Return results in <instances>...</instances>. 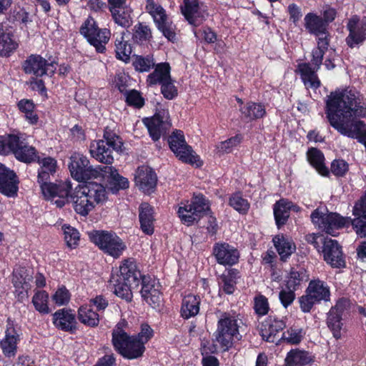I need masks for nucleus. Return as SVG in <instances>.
I'll return each mask as SVG.
<instances>
[{
	"label": "nucleus",
	"instance_id": "20",
	"mask_svg": "<svg viewBox=\"0 0 366 366\" xmlns=\"http://www.w3.org/2000/svg\"><path fill=\"white\" fill-rule=\"evenodd\" d=\"M20 183L17 173L0 162V194L7 198L16 199L19 195Z\"/></svg>",
	"mask_w": 366,
	"mask_h": 366
},
{
	"label": "nucleus",
	"instance_id": "16",
	"mask_svg": "<svg viewBox=\"0 0 366 366\" xmlns=\"http://www.w3.org/2000/svg\"><path fill=\"white\" fill-rule=\"evenodd\" d=\"M114 350L123 358L135 360L143 356L146 347L134 335H128L112 342Z\"/></svg>",
	"mask_w": 366,
	"mask_h": 366
},
{
	"label": "nucleus",
	"instance_id": "61",
	"mask_svg": "<svg viewBox=\"0 0 366 366\" xmlns=\"http://www.w3.org/2000/svg\"><path fill=\"white\" fill-rule=\"evenodd\" d=\"M351 220L352 229L360 238H366V215L354 216Z\"/></svg>",
	"mask_w": 366,
	"mask_h": 366
},
{
	"label": "nucleus",
	"instance_id": "28",
	"mask_svg": "<svg viewBox=\"0 0 366 366\" xmlns=\"http://www.w3.org/2000/svg\"><path fill=\"white\" fill-rule=\"evenodd\" d=\"M20 340V335L14 327V321L8 318L5 336L0 342V347L5 357L10 358L16 355L17 345Z\"/></svg>",
	"mask_w": 366,
	"mask_h": 366
},
{
	"label": "nucleus",
	"instance_id": "50",
	"mask_svg": "<svg viewBox=\"0 0 366 366\" xmlns=\"http://www.w3.org/2000/svg\"><path fill=\"white\" fill-rule=\"evenodd\" d=\"M114 46L116 58L125 63L129 62L132 52V46L128 40L124 39V33H122L117 37Z\"/></svg>",
	"mask_w": 366,
	"mask_h": 366
},
{
	"label": "nucleus",
	"instance_id": "56",
	"mask_svg": "<svg viewBox=\"0 0 366 366\" xmlns=\"http://www.w3.org/2000/svg\"><path fill=\"white\" fill-rule=\"evenodd\" d=\"M125 102L127 106L135 109H142L145 104V99L141 92L137 89H131L125 92Z\"/></svg>",
	"mask_w": 366,
	"mask_h": 366
},
{
	"label": "nucleus",
	"instance_id": "52",
	"mask_svg": "<svg viewBox=\"0 0 366 366\" xmlns=\"http://www.w3.org/2000/svg\"><path fill=\"white\" fill-rule=\"evenodd\" d=\"M228 204L242 215L247 214L250 208L249 201L243 197L242 192L232 193L229 198Z\"/></svg>",
	"mask_w": 366,
	"mask_h": 366
},
{
	"label": "nucleus",
	"instance_id": "22",
	"mask_svg": "<svg viewBox=\"0 0 366 366\" xmlns=\"http://www.w3.org/2000/svg\"><path fill=\"white\" fill-rule=\"evenodd\" d=\"M320 253L323 256V259L331 267L335 269L346 267L345 255L342 247L337 240L330 238L325 242V246H322Z\"/></svg>",
	"mask_w": 366,
	"mask_h": 366
},
{
	"label": "nucleus",
	"instance_id": "41",
	"mask_svg": "<svg viewBox=\"0 0 366 366\" xmlns=\"http://www.w3.org/2000/svg\"><path fill=\"white\" fill-rule=\"evenodd\" d=\"M315 362L310 352L298 348L290 350L285 359V366H306Z\"/></svg>",
	"mask_w": 366,
	"mask_h": 366
},
{
	"label": "nucleus",
	"instance_id": "60",
	"mask_svg": "<svg viewBox=\"0 0 366 366\" xmlns=\"http://www.w3.org/2000/svg\"><path fill=\"white\" fill-rule=\"evenodd\" d=\"M160 86L161 93L166 99L172 100L178 96V89L172 76Z\"/></svg>",
	"mask_w": 366,
	"mask_h": 366
},
{
	"label": "nucleus",
	"instance_id": "2",
	"mask_svg": "<svg viewBox=\"0 0 366 366\" xmlns=\"http://www.w3.org/2000/svg\"><path fill=\"white\" fill-rule=\"evenodd\" d=\"M240 338L237 316L229 312H222L212 340L201 344L202 366H219L218 359L212 355L229 352Z\"/></svg>",
	"mask_w": 366,
	"mask_h": 366
},
{
	"label": "nucleus",
	"instance_id": "15",
	"mask_svg": "<svg viewBox=\"0 0 366 366\" xmlns=\"http://www.w3.org/2000/svg\"><path fill=\"white\" fill-rule=\"evenodd\" d=\"M147 11L152 16L157 29L169 41L174 42L176 40L174 26L169 21L165 9L154 1L146 4Z\"/></svg>",
	"mask_w": 366,
	"mask_h": 366
},
{
	"label": "nucleus",
	"instance_id": "11",
	"mask_svg": "<svg viewBox=\"0 0 366 366\" xmlns=\"http://www.w3.org/2000/svg\"><path fill=\"white\" fill-rule=\"evenodd\" d=\"M167 141L169 149L179 161L191 165L196 164L198 167L202 165L199 155L196 154L192 147L187 143L182 130L173 131Z\"/></svg>",
	"mask_w": 366,
	"mask_h": 366
},
{
	"label": "nucleus",
	"instance_id": "21",
	"mask_svg": "<svg viewBox=\"0 0 366 366\" xmlns=\"http://www.w3.org/2000/svg\"><path fill=\"white\" fill-rule=\"evenodd\" d=\"M349 34L345 39L347 45L352 49L366 41V16L355 14L348 19L346 24Z\"/></svg>",
	"mask_w": 366,
	"mask_h": 366
},
{
	"label": "nucleus",
	"instance_id": "3",
	"mask_svg": "<svg viewBox=\"0 0 366 366\" xmlns=\"http://www.w3.org/2000/svg\"><path fill=\"white\" fill-rule=\"evenodd\" d=\"M143 274L135 259H124L116 270L112 269L108 281L109 287L117 297L131 302L133 300L132 290L139 287Z\"/></svg>",
	"mask_w": 366,
	"mask_h": 366
},
{
	"label": "nucleus",
	"instance_id": "40",
	"mask_svg": "<svg viewBox=\"0 0 366 366\" xmlns=\"http://www.w3.org/2000/svg\"><path fill=\"white\" fill-rule=\"evenodd\" d=\"M201 298L198 295L189 294L182 301L180 316L184 320H189L199 313Z\"/></svg>",
	"mask_w": 366,
	"mask_h": 366
},
{
	"label": "nucleus",
	"instance_id": "43",
	"mask_svg": "<svg viewBox=\"0 0 366 366\" xmlns=\"http://www.w3.org/2000/svg\"><path fill=\"white\" fill-rule=\"evenodd\" d=\"M304 26L309 34L316 36L328 34V28L322 21L321 16L314 12H309L305 16Z\"/></svg>",
	"mask_w": 366,
	"mask_h": 366
},
{
	"label": "nucleus",
	"instance_id": "23",
	"mask_svg": "<svg viewBox=\"0 0 366 366\" xmlns=\"http://www.w3.org/2000/svg\"><path fill=\"white\" fill-rule=\"evenodd\" d=\"M98 179L102 178L106 180L107 188L113 194L117 193L119 191L126 189L129 186L127 178L122 177L118 172V170L112 167L102 166L99 168Z\"/></svg>",
	"mask_w": 366,
	"mask_h": 366
},
{
	"label": "nucleus",
	"instance_id": "45",
	"mask_svg": "<svg viewBox=\"0 0 366 366\" xmlns=\"http://www.w3.org/2000/svg\"><path fill=\"white\" fill-rule=\"evenodd\" d=\"M13 33L8 29L0 27V56L9 57L18 48Z\"/></svg>",
	"mask_w": 366,
	"mask_h": 366
},
{
	"label": "nucleus",
	"instance_id": "46",
	"mask_svg": "<svg viewBox=\"0 0 366 366\" xmlns=\"http://www.w3.org/2000/svg\"><path fill=\"white\" fill-rule=\"evenodd\" d=\"M308 280V272L304 267H292L286 277L285 287L296 291L303 282H307Z\"/></svg>",
	"mask_w": 366,
	"mask_h": 366
},
{
	"label": "nucleus",
	"instance_id": "25",
	"mask_svg": "<svg viewBox=\"0 0 366 366\" xmlns=\"http://www.w3.org/2000/svg\"><path fill=\"white\" fill-rule=\"evenodd\" d=\"M287 317H280L276 315L270 314L262 322L259 334L263 340L268 342H274L277 340V335L286 328Z\"/></svg>",
	"mask_w": 366,
	"mask_h": 366
},
{
	"label": "nucleus",
	"instance_id": "38",
	"mask_svg": "<svg viewBox=\"0 0 366 366\" xmlns=\"http://www.w3.org/2000/svg\"><path fill=\"white\" fill-rule=\"evenodd\" d=\"M154 71L150 73L146 79V84L149 87H153L157 84L161 85L171 76V66L168 62H161L154 66Z\"/></svg>",
	"mask_w": 366,
	"mask_h": 366
},
{
	"label": "nucleus",
	"instance_id": "7",
	"mask_svg": "<svg viewBox=\"0 0 366 366\" xmlns=\"http://www.w3.org/2000/svg\"><path fill=\"white\" fill-rule=\"evenodd\" d=\"M352 302L346 297H339L326 313V325L332 337L338 340L346 330V322L350 316Z\"/></svg>",
	"mask_w": 366,
	"mask_h": 366
},
{
	"label": "nucleus",
	"instance_id": "57",
	"mask_svg": "<svg viewBox=\"0 0 366 366\" xmlns=\"http://www.w3.org/2000/svg\"><path fill=\"white\" fill-rule=\"evenodd\" d=\"M62 229L64 234V240L68 247L74 249L79 245L80 239L79 231L69 224H64Z\"/></svg>",
	"mask_w": 366,
	"mask_h": 366
},
{
	"label": "nucleus",
	"instance_id": "58",
	"mask_svg": "<svg viewBox=\"0 0 366 366\" xmlns=\"http://www.w3.org/2000/svg\"><path fill=\"white\" fill-rule=\"evenodd\" d=\"M350 169L349 164L343 159H335L330 164V174H332L336 178L345 177Z\"/></svg>",
	"mask_w": 366,
	"mask_h": 366
},
{
	"label": "nucleus",
	"instance_id": "14",
	"mask_svg": "<svg viewBox=\"0 0 366 366\" xmlns=\"http://www.w3.org/2000/svg\"><path fill=\"white\" fill-rule=\"evenodd\" d=\"M311 220L320 230L332 236H336L337 230L346 226L347 219L337 212L323 213L315 209L310 215Z\"/></svg>",
	"mask_w": 366,
	"mask_h": 366
},
{
	"label": "nucleus",
	"instance_id": "27",
	"mask_svg": "<svg viewBox=\"0 0 366 366\" xmlns=\"http://www.w3.org/2000/svg\"><path fill=\"white\" fill-rule=\"evenodd\" d=\"M112 19L115 24L123 28H128L132 23V9L127 4V0H117L108 4Z\"/></svg>",
	"mask_w": 366,
	"mask_h": 366
},
{
	"label": "nucleus",
	"instance_id": "10",
	"mask_svg": "<svg viewBox=\"0 0 366 366\" xmlns=\"http://www.w3.org/2000/svg\"><path fill=\"white\" fill-rule=\"evenodd\" d=\"M89 239L104 253L114 258H119L127 248L122 239L113 232L94 230L89 233Z\"/></svg>",
	"mask_w": 366,
	"mask_h": 366
},
{
	"label": "nucleus",
	"instance_id": "42",
	"mask_svg": "<svg viewBox=\"0 0 366 366\" xmlns=\"http://www.w3.org/2000/svg\"><path fill=\"white\" fill-rule=\"evenodd\" d=\"M239 111L242 119L247 122L262 119L267 114L264 104L252 101L247 102L243 107H240Z\"/></svg>",
	"mask_w": 366,
	"mask_h": 366
},
{
	"label": "nucleus",
	"instance_id": "4",
	"mask_svg": "<svg viewBox=\"0 0 366 366\" xmlns=\"http://www.w3.org/2000/svg\"><path fill=\"white\" fill-rule=\"evenodd\" d=\"M36 148L29 145L25 133L15 131L0 135V155L12 154L15 159L29 164L34 160Z\"/></svg>",
	"mask_w": 366,
	"mask_h": 366
},
{
	"label": "nucleus",
	"instance_id": "37",
	"mask_svg": "<svg viewBox=\"0 0 366 366\" xmlns=\"http://www.w3.org/2000/svg\"><path fill=\"white\" fill-rule=\"evenodd\" d=\"M293 207V203L285 198L280 199L273 204L274 219L278 229H281L287 223Z\"/></svg>",
	"mask_w": 366,
	"mask_h": 366
},
{
	"label": "nucleus",
	"instance_id": "35",
	"mask_svg": "<svg viewBox=\"0 0 366 366\" xmlns=\"http://www.w3.org/2000/svg\"><path fill=\"white\" fill-rule=\"evenodd\" d=\"M140 229L143 233L152 235L154 232V208L148 202H142L138 208Z\"/></svg>",
	"mask_w": 366,
	"mask_h": 366
},
{
	"label": "nucleus",
	"instance_id": "48",
	"mask_svg": "<svg viewBox=\"0 0 366 366\" xmlns=\"http://www.w3.org/2000/svg\"><path fill=\"white\" fill-rule=\"evenodd\" d=\"M153 39L152 31L144 22H138L134 25L132 33L134 42L139 45H147Z\"/></svg>",
	"mask_w": 366,
	"mask_h": 366
},
{
	"label": "nucleus",
	"instance_id": "17",
	"mask_svg": "<svg viewBox=\"0 0 366 366\" xmlns=\"http://www.w3.org/2000/svg\"><path fill=\"white\" fill-rule=\"evenodd\" d=\"M57 62L54 60L49 61L40 54H31L22 62V70L26 74L32 76H43L49 74L53 76L56 70Z\"/></svg>",
	"mask_w": 366,
	"mask_h": 366
},
{
	"label": "nucleus",
	"instance_id": "44",
	"mask_svg": "<svg viewBox=\"0 0 366 366\" xmlns=\"http://www.w3.org/2000/svg\"><path fill=\"white\" fill-rule=\"evenodd\" d=\"M81 187L85 189V192L94 206L103 204L107 200V188L102 184L86 181V184Z\"/></svg>",
	"mask_w": 366,
	"mask_h": 366
},
{
	"label": "nucleus",
	"instance_id": "47",
	"mask_svg": "<svg viewBox=\"0 0 366 366\" xmlns=\"http://www.w3.org/2000/svg\"><path fill=\"white\" fill-rule=\"evenodd\" d=\"M77 318L86 327H96L99 324V315L94 311L92 305H83L78 308Z\"/></svg>",
	"mask_w": 366,
	"mask_h": 366
},
{
	"label": "nucleus",
	"instance_id": "1",
	"mask_svg": "<svg viewBox=\"0 0 366 366\" xmlns=\"http://www.w3.org/2000/svg\"><path fill=\"white\" fill-rule=\"evenodd\" d=\"M325 112L330 126L339 133L354 128L360 118L366 117L363 106L352 90H335L327 96Z\"/></svg>",
	"mask_w": 366,
	"mask_h": 366
},
{
	"label": "nucleus",
	"instance_id": "55",
	"mask_svg": "<svg viewBox=\"0 0 366 366\" xmlns=\"http://www.w3.org/2000/svg\"><path fill=\"white\" fill-rule=\"evenodd\" d=\"M132 65L136 71L143 73L149 71L156 64L152 55H137Z\"/></svg>",
	"mask_w": 366,
	"mask_h": 366
},
{
	"label": "nucleus",
	"instance_id": "54",
	"mask_svg": "<svg viewBox=\"0 0 366 366\" xmlns=\"http://www.w3.org/2000/svg\"><path fill=\"white\" fill-rule=\"evenodd\" d=\"M48 302L49 294L44 290L36 291L32 297V303L35 310L41 314L44 315L50 312Z\"/></svg>",
	"mask_w": 366,
	"mask_h": 366
},
{
	"label": "nucleus",
	"instance_id": "53",
	"mask_svg": "<svg viewBox=\"0 0 366 366\" xmlns=\"http://www.w3.org/2000/svg\"><path fill=\"white\" fill-rule=\"evenodd\" d=\"M305 335V333L302 328L291 326L282 332L281 337L278 340H282L290 345H297L302 341Z\"/></svg>",
	"mask_w": 366,
	"mask_h": 366
},
{
	"label": "nucleus",
	"instance_id": "64",
	"mask_svg": "<svg viewBox=\"0 0 366 366\" xmlns=\"http://www.w3.org/2000/svg\"><path fill=\"white\" fill-rule=\"evenodd\" d=\"M242 139V137L241 134H236L225 141L221 142L217 148L220 152L229 153L233 147L241 143Z\"/></svg>",
	"mask_w": 366,
	"mask_h": 366
},
{
	"label": "nucleus",
	"instance_id": "49",
	"mask_svg": "<svg viewBox=\"0 0 366 366\" xmlns=\"http://www.w3.org/2000/svg\"><path fill=\"white\" fill-rule=\"evenodd\" d=\"M20 112L24 114L26 120L31 125H36L39 122V116L35 112L36 105L32 99H22L17 102Z\"/></svg>",
	"mask_w": 366,
	"mask_h": 366
},
{
	"label": "nucleus",
	"instance_id": "39",
	"mask_svg": "<svg viewBox=\"0 0 366 366\" xmlns=\"http://www.w3.org/2000/svg\"><path fill=\"white\" fill-rule=\"evenodd\" d=\"M306 154L309 164L320 175L324 177H330V170L325 165V157L320 149L316 147H310Z\"/></svg>",
	"mask_w": 366,
	"mask_h": 366
},
{
	"label": "nucleus",
	"instance_id": "18",
	"mask_svg": "<svg viewBox=\"0 0 366 366\" xmlns=\"http://www.w3.org/2000/svg\"><path fill=\"white\" fill-rule=\"evenodd\" d=\"M180 10L187 22L194 27L201 26L209 16L207 5L200 0H183Z\"/></svg>",
	"mask_w": 366,
	"mask_h": 366
},
{
	"label": "nucleus",
	"instance_id": "26",
	"mask_svg": "<svg viewBox=\"0 0 366 366\" xmlns=\"http://www.w3.org/2000/svg\"><path fill=\"white\" fill-rule=\"evenodd\" d=\"M134 182L141 191L144 194H149L156 189L157 176L152 167L147 165H141L136 170Z\"/></svg>",
	"mask_w": 366,
	"mask_h": 366
},
{
	"label": "nucleus",
	"instance_id": "9",
	"mask_svg": "<svg viewBox=\"0 0 366 366\" xmlns=\"http://www.w3.org/2000/svg\"><path fill=\"white\" fill-rule=\"evenodd\" d=\"M79 33L95 48L97 53L106 52V45L111 37L110 30L106 28L100 29L93 17L89 16L83 22L79 28Z\"/></svg>",
	"mask_w": 366,
	"mask_h": 366
},
{
	"label": "nucleus",
	"instance_id": "32",
	"mask_svg": "<svg viewBox=\"0 0 366 366\" xmlns=\"http://www.w3.org/2000/svg\"><path fill=\"white\" fill-rule=\"evenodd\" d=\"M320 69L312 66L310 62L299 63L295 72L307 89L316 90L321 86V81L317 75Z\"/></svg>",
	"mask_w": 366,
	"mask_h": 366
},
{
	"label": "nucleus",
	"instance_id": "62",
	"mask_svg": "<svg viewBox=\"0 0 366 366\" xmlns=\"http://www.w3.org/2000/svg\"><path fill=\"white\" fill-rule=\"evenodd\" d=\"M329 239V237H325L323 234L319 233H310L306 234L305 237V241L312 245L320 253L322 250V246H325V242Z\"/></svg>",
	"mask_w": 366,
	"mask_h": 366
},
{
	"label": "nucleus",
	"instance_id": "8",
	"mask_svg": "<svg viewBox=\"0 0 366 366\" xmlns=\"http://www.w3.org/2000/svg\"><path fill=\"white\" fill-rule=\"evenodd\" d=\"M330 297L328 284L319 278H314L309 282L305 294L298 299L300 310L304 313H309L315 305L330 301Z\"/></svg>",
	"mask_w": 366,
	"mask_h": 366
},
{
	"label": "nucleus",
	"instance_id": "36",
	"mask_svg": "<svg viewBox=\"0 0 366 366\" xmlns=\"http://www.w3.org/2000/svg\"><path fill=\"white\" fill-rule=\"evenodd\" d=\"M272 242L280 260L285 262L296 251V245L293 241L284 234H278L273 237Z\"/></svg>",
	"mask_w": 366,
	"mask_h": 366
},
{
	"label": "nucleus",
	"instance_id": "59",
	"mask_svg": "<svg viewBox=\"0 0 366 366\" xmlns=\"http://www.w3.org/2000/svg\"><path fill=\"white\" fill-rule=\"evenodd\" d=\"M253 309L258 317L268 315L270 310L268 299L263 295L259 294L254 297Z\"/></svg>",
	"mask_w": 366,
	"mask_h": 366
},
{
	"label": "nucleus",
	"instance_id": "51",
	"mask_svg": "<svg viewBox=\"0 0 366 366\" xmlns=\"http://www.w3.org/2000/svg\"><path fill=\"white\" fill-rule=\"evenodd\" d=\"M353 126L354 128L343 129L342 132L340 134L350 139H356L359 143L364 145L366 149V124L365 122H360Z\"/></svg>",
	"mask_w": 366,
	"mask_h": 366
},
{
	"label": "nucleus",
	"instance_id": "31",
	"mask_svg": "<svg viewBox=\"0 0 366 366\" xmlns=\"http://www.w3.org/2000/svg\"><path fill=\"white\" fill-rule=\"evenodd\" d=\"M40 188L44 196L49 198L54 197H70L72 194V184L70 181H56V182H51L46 181L40 184Z\"/></svg>",
	"mask_w": 366,
	"mask_h": 366
},
{
	"label": "nucleus",
	"instance_id": "33",
	"mask_svg": "<svg viewBox=\"0 0 366 366\" xmlns=\"http://www.w3.org/2000/svg\"><path fill=\"white\" fill-rule=\"evenodd\" d=\"M70 199L74 211L83 217L87 216L95 207L85 192V189H82L81 186L76 187L70 195Z\"/></svg>",
	"mask_w": 366,
	"mask_h": 366
},
{
	"label": "nucleus",
	"instance_id": "12",
	"mask_svg": "<svg viewBox=\"0 0 366 366\" xmlns=\"http://www.w3.org/2000/svg\"><path fill=\"white\" fill-rule=\"evenodd\" d=\"M142 123L147 127L149 137L154 142L164 137L172 127V121L169 110L162 107L156 108L152 117L142 119Z\"/></svg>",
	"mask_w": 366,
	"mask_h": 366
},
{
	"label": "nucleus",
	"instance_id": "63",
	"mask_svg": "<svg viewBox=\"0 0 366 366\" xmlns=\"http://www.w3.org/2000/svg\"><path fill=\"white\" fill-rule=\"evenodd\" d=\"M70 297V292L64 285L59 287L52 296L53 300L59 306L67 305Z\"/></svg>",
	"mask_w": 366,
	"mask_h": 366
},
{
	"label": "nucleus",
	"instance_id": "30",
	"mask_svg": "<svg viewBox=\"0 0 366 366\" xmlns=\"http://www.w3.org/2000/svg\"><path fill=\"white\" fill-rule=\"evenodd\" d=\"M241 272L237 268H226L217 277L219 293L233 295L237 290V285L241 279Z\"/></svg>",
	"mask_w": 366,
	"mask_h": 366
},
{
	"label": "nucleus",
	"instance_id": "13",
	"mask_svg": "<svg viewBox=\"0 0 366 366\" xmlns=\"http://www.w3.org/2000/svg\"><path fill=\"white\" fill-rule=\"evenodd\" d=\"M101 167L98 165L94 167L85 155L78 152L71 154L68 165L71 177L79 182L98 179V169Z\"/></svg>",
	"mask_w": 366,
	"mask_h": 366
},
{
	"label": "nucleus",
	"instance_id": "34",
	"mask_svg": "<svg viewBox=\"0 0 366 366\" xmlns=\"http://www.w3.org/2000/svg\"><path fill=\"white\" fill-rule=\"evenodd\" d=\"M35 156L33 162L40 164V168L38 169L37 182L40 184L50 181V177L54 175L58 168L56 159L51 157L41 158L36 149Z\"/></svg>",
	"mask_w": 366,
	"mask_h": 366
},
{
	"label": "nucleus",
	"instance_id": "29",
	"mask_svg": "<svg viewBox=\"0 0 366 366\" xmlns=\"http://www.w3.org/2000/svg\"><path fill=\"white\" fill-rule=\"evenodd\" d=\"M52 322L60 330L74 334L77 330V322L74 310L62 308L53 314Z\"/></svg>",
	"mask_w": 366,
	"mask_h": 366
},
{
	"label": "nucleus",
	"instance_id": "24",
	"mask_svg": "<svg viewBox=\"0 0 366 366\" xmlns=\"http://www.w3.org/2000/svg\"><path fill=\"white\" fill-rule=\"evenodd\" d=\"M140 285L142 286L140 294L142 298L153 308L159 306L162 292L159 288L160 285L157 282L154 277L150 274H143L141 277Z\"/></svg>",
	"mask_w": 366,
	"mask_h": 366
},
{
	"label": "nucleus",
	"instance_id": "19",
	"mask_svg": "<svg viewBox=\"0 0 366 366\" xmlns=\"http://www.w3.org/2000/svg\"><path fill=\"white\" fill-rule=\"evenodd\" d=\"M212 254L216 262L226 268H234L240 259V252L227 242L219 241L213 244Z\"/></svg>",
	"mask_w": 366,
	"mask_h": 366
},
{
	"label": "nucleus",
	"instance_id": "6",
	"mask_svg": "<svg viewBox=\"0 0 366 366\" xmlns=\"http://www.w3.org/2000/svg\"><path fill=\"white\" fill-rule=\"evenodd\" d=\"M210 200L202 193H194L190 200L181 202L177 214L181 222L187 226L198 223L207 214H211Z\"/></svg>",
	"mask_w": 366,
	"mask_h": 366
},
{
	"label": "nucleus",
	"instance_id": "5",
	"mask_svg": "<svg viewBox=\"0 0 366 366\" xmlns=\"http://www.w3.org/2000/svg\"><path fill=\"white\" fill-rule=\"evenodd\" d=\"M123 146L120 136L110 127L107 126L104 129L103 139L92 142L89 152L92 157L99 162L112 165L114 162L113 152H122Z\"/></svg>",
	"mask_w": 366,
	"mask_h": 366
}]
</instances>
